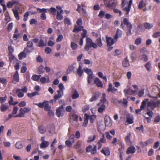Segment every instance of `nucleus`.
I'll use <instances>...</instances> for the list:
<instances>
[{
    "label": "nucleus",
    "mask_w": 160,
    "mask_h": 160,
    "mask_svg": "<svg viewBox=\"0 0 160 160\" xmlns=\"http://www.w3.org/2000/svg\"><path fill=\"white\" fill-rule=\"evenodd\" d=\"M150 89L151 93L148 94L149 97L156 98L160 97V90L157 86H152L151 87Z\"/></svg>",
    "instance_id": "1"
},
{
    "label": "nucleus",
    "mask_w": 160,
    "mask_h": 160,
    "mask_svg": "<svg viewBox=\"0 0 160 160\" xmlns=\"http://www.w3.org/2000/svg\"><path fill=\"white\" fill-rule=\"evenodd\" d=\"M86 44L84 49L86 51H88L90 48L93 47L94 48H97V45L92 42V40L88 38H87L86 40Z\"/></svg>",
    "instance_id": "2"
},
{
    "label": "nucleus",
    "mask_w": 160,
    "mask_h": 160,
    "mask_svg": "<svg viewBox=\"0 0 160 160\" xmlns=\"http://www.w3.org/2000/svg\"><path fill=\"white\" fill-rule=\"evenodd\" d=\"M33 104L41 108L44 107V110L46 111H48L51 108V106L49 105L48 102L46 101H44L41 103H33Z\"/></svg>",
    "instance_id": "3"
},
{
    "label": "nucleus",
    "mask_w": 160,
    "mask_h": 160,
    "mask_svg": "<svg viewBox=\"0 0 160 160\" xmlns=\"http://www.w3.org/2000/svg\"><path fill=\"white\" fill-rule=\"evenodd\" d=\"M31 110V108L28 107H25L23 108H21L19 110V112L15 117H24L25 116V113H28Z\"/></svg>",
    "instance_id": "4"
},
{
    "label": "nucleus",
    "mask_w": 160,
    "mask_h": 160,
    "mask_svg": "<svg viewBox=\"0 0 160 160\" xmlns=\"http://www.w3.org/2000/svg\"><path fill=\"white\" fill-rule=\"evenodd\" d=\"M132 0H130L128 6H126L125 8H123L122 11L126 17L128 16L129 13L131 8L132 4Z\"/></svg>",
    "instance_id": "5"
},
{
    "label": "nucleus",
    "mask_w": 160,
    "mask_h": 160,
    "mask_svg": "<svg viewBox=\"0 0 160 160\" xmlns=\"http://www.w3.org/2000/svg\"><path fill=\"white\" fill-rule=\"evenodd\" d=\"M78 116L75 114H72L70 116V122L73 126H76L78 124Z\"/></svg>",
    "instance_id": "6"
},
{
    "label": "nucleus",
    "mask_w": 160,
    "mask_h": 160,
    "mask_svg": "<svg viewBox=\"0 0 160 160\" xmlns=\"http://www.w3.org/2000/svg\"><path fill=\"white\" fill-rule=\"evenodd\" d=\"M56 8L57 9V19L59 20L62 19L63 16L62 14L63 13V10L61 9L60 6H57Z\"/></svg>",
    "instance_id": "7"
},
{
    "label": "nucleus",
    "mask_w": 160,
    "mask_h": 160,
    "mask_svg": "<svg viewBox=\"0 0 160 160\" xmlns=\"http://www.w3.org/2000/svg\"><path fill=\"white\" fill-rule=\"evenodd\" d=\"M41 140L42 141L40 145L41 148L45 149L49 146V142L45 140V138L44 137H42L41 138Z\"/></svg>",
    "instance_id": "8"
},
{
    "label": "nucleus",
    "mask_w": 160,
    "mask_h": 160,
    "mask_svg": "<svg viewBox=\"0 0 160 160\" xmlns=\"http://www.w3.org/2000/svg\"><path fill=\"white\" fill-rule=\"evenodd\" d=\"M64 104H63L56 109V115L57 117H60L63 116V113L64 112Z\"/></svg>",
    "instance_id": "9"
},
{
    "label": "nucleus",
    "mask_w": 160,
    "mask_h": 160,
    "mask_svg": "<svg viewBox=\"0 0 160 160\" xmlns=\"http://www.w3.org/2000/svg\"><path fill=\"white\" fill-rule=\"evenodd\" d=\"M124 92L126 95V94H130L134 95L137 93V90H134L129 87L125 89L124 90Z\"/></svg>",
    "instance_id": "10"
},
{
    "label": "nucleus",
    "mask_w": 160,
    "mask_h": 160,
    "mask_svg": "<svg viewBox=\"0 0 160 160\" xmlns=\"http://www.w3.org/2000/svg\"><path fill=\"white\" fill-rule=\"evenodd\" d=\"M106 41L107 46H111L117 41L116 39H113L110 37H108L107 36H106Z\"/></svg>",
    "instance_id": "11"
},
{
    "label": "nucleus",
    "mask_w": 160,
    "mask_h": 160,
    "mask_svg": "<svg viewBox=\"0 0 160 160\" xmlns=\"http://www.w3.org/2000/svg\"><path fill=\"white\" fill-rule=\"evenodd\" d=\"M104 122L106 126L111 127L112 125V120L108 115H105L104 118Z\"/></svg>",
    "instance_id": "12"
},
{
    "label": "nucleus",
    "mask_w": 160,
    "mask_h": 160,
    "mask_svg": "<svg viewBox=\"0 0 160 160\" xmlns=\"http://www.w3.org/2000/svg\"><path fill=\"white\" fill-rule=\"evenodd\" d=\"M156 103L152 101H150L148 102L147 104V110H153L156 107Z\"/></svg>",
    "instance_id": "13"
},
{
    "label": "nucleus",
    "mask_w": 160,
    "mask_h": 160,
    "mask_svg": "<svg viewBox=\"0 0 160 160\" xmlns=\"http://www.w3.org/2000/svg\"><path fill=\"white\" fill-rule=\"evenodd\" d=\"M29 51H28L27 48H25L23 51L19 54L18 55L19 59L21 60L24 58H25L27 55V54L29 53Z\"/></svg>",
    "instance_id": "14"
},
{
    "label": "nucleus",
    "mask_w": 160,
    "mask_h": 160,
    "mask_svg": "<svg viewBox=\"0 0 160 160\" xmlns=\"http://www.w3.org/2000/svg\"><path fill=\"white\" fill-rule=\"evenodd\" d=\"M126 118L127 120L125 123L126 125L131 124L133 122V117L132 115L130 114H128Z\"/></svg>",
    "instance_id": "15"
},
{
    "label": "nucleus",
    "mask_w": 160,
    "mask_h": 160,
    "mask_svg": "<svg viewBox=\"0 0 160 160\" xmlns=\"http://www.w3.org/2000/svg\"><path fill=\"white\" fill-rule=\"evenodd\" d=\"M27 47L26 48H27L28 51H29L30 53L32 52L34 49V48L33 47V44L32 41H28L27 42Z\"/></svg>",
    "instance_id": "16"
},
{
    "label": "nucleus",
    "mask_w": 160,
    "mask_h": 160,
    "mask_svg": "<svg viewBox=\"0 0 160 160\" xmlns=\"http://www.w3.org/2000/svg\"><path fill=\"white\" fill-rule=\"evenodd\" d=\"M153 142V140L152 139H150L145 142H142L140 143V146L142 148L147 146L149 145Z\"/></svg>",
    "instance_id": "17"
},
{
    "label": "nucleus",
    "mask_w": 160,
    "mask_h": 160,
    "mask_svg": "<svg viewBox=\"0 0 160 160\" xmlns=\"http://www.w3.org/2000/svg\"><path fill=\"white\" fill-rule=\"evenodd\" d=\"M106 142V139L105 138L104 135L103 134L102 137L100 138V140L98 142V149H100L102 146V143H105Z\"/></svg>",
    "instance_id": "18"
},
{
    "label": "nucleus",
    "mask_w": 160,
    "mask_h": 160,
    "mask_svg": "<svg viewBox=\"0 0 160 160\" xmlns=\"http://www.w3.org/2000/svg\"><path fill=\"white\" fill-rule=\"evenodd\" d=\"M100 93L97 92L94 94L92 98L89 99V102H92L96 100L100 96Z\"/></svg>",
    "instance_id": "19"
},
{
    "label": "nucleus",
    "mask_w": 160,
    "mask_h": 160,
    "mask_svg": "<svg viewBox=\"0 0 160 160\" xmlns=\"http://www.w3.org/2000/svg\"><path fill=\"white\" fill-rule=\"evenodd\" d=\"M117 91V89L112 87L111 83H109L108 84V88L107 89V91L108 92H111L112 93H114Z\"/></svg>",
    "instance_id": "20"
},
{
    "label": "nucleus",
    "mask_w": 160,
    "mask_h": 160,
    "mask_svg": "<svg viewBox=\"0 0 160 160\" xmlns=\"http://www.w3.org/2000/svg\"><path fill=\"white\" fill-rule=\"evenodd\" d=\"M58 94L54 96V98L55 100H57L61 98L63 95V92L60 91V90L57 91Z\"/></svg>",
    "instance_id": "21"
},
{
    "label": "nucleus",
    "mask_w": 160,
    "mask_h": 160,
    "mask_svg": "<svg viewBox=\"0 0 160 160\" xmlns=\"http://www.w3.org/2000/svg\"><path fill=\"white\" fill-rule=\"evenodd\" d=\"M83 72V69H82V66L81 63H79V67L78 69H77V74L79 75V77H81Z\"/></svg>",
    "instance_id": "22"
},
{
    "label": "nucleus",
    "mask_w": 160,
    "mask_h": 160,
    "mask_svg": "<svg viewBox=\"0 0 160 160\" xmlns=\"http://www.w3.org/2000/svg\"><path fill=\"white\" fill-rule=\"evenodd\" d=\"M101 152L106 156H109L110 155V152L108 147L103 148L101 150Z\"/></svg>",
    "instance_id": "23"
},
{
    "label": "nucleus",
    "mask_w": 160,
    "mask_h": 160,
    "mask_svg": "<svg viewBox=\"0 0 160 160\" xmlns=\"http://www.w3.org/2000/svg\"><path fill=\"white\" fill-rule=\"evenodd\" d=\"M82 145V142L81 141H78L74 146V148L75 149H78L79 152H82V149L81 147Z\"/></svg>",
    "instance_id": "24"
},
{
    "label": "nucleus",
    "mask_w": 160,
    "mask_h": 160,
    "mask_svg": "<svg viewBox=\"0 0 160 160\" xmlns=\"http://www.w3.org/2000/svg\"><path fill=\"white\" fill-rule=\"evenodd\" d=\"M136 151V149L134 146H132L129 147L127 149L126 153L127 154L130 153H133Z\"/></svg>",
    "instance_id": "25"
},
{
    "label": "nucleus",
    "mask_w": 160,
    "mask_h": 160,
    "mask_svg": "<svg viewBox=\"0 0 160 160\" xmlns=\"http://www.w3.org/2000/svg\"><path fill=\"white\" fill-rule=\"evenodd\" d=\"M40 81L42 83H48L50 81L49 77L48 76L42 77L41 78Z\"/></svg>",
    "instance_id": "26"
},
{
    "label": "nucleus",
    "mask_w": 160,
    "mask_h": 160,
    "mask_svg": "<svg viewBox=\"0 0 160 160\" xmlns=\"http://www.w3.org/2000/svg\"><path fill=\"white\" fill-rule=\"evenodd\" d=\"M19 81V77L18 72L16 71L13 76V82L14 83H16Z\"/></svg>",
    "instance_id": "27"
},
{
    "label": "nucleus",
    "mask_w": 160,
    "mask_h": 160,
    "mask_svg": "<svg viewBox=\"0 0 160 160\" xmlns=\"http://www.w3.org/2000/svg\"><path fill=\"white\" fill-rule=\"evenodd\" d=\"M122 36V31L118 29H117L115 35L114 36V38L117 40L118 38H120Z\"/></svg>",
    "instance_id": "28"
},
{
    "label": "nucleus",
    "mask_w": 160,
    "mask_h": 160,
    "mask_svg": "<svg viewBox=\"0 0 160 160\" xmlns=\"http://www.w3.org/2000/svg\"><path fill=\"white\" fill-rule=\"evenodd\" d=\"M94 82L98 87L102 88L103 86V84L102 82L98 78H95Z\"/></svg>",
    "instance_id": "29"
},
{
    "label": "nucleus",
    "mask_w": 160,
    "mask_h": 160,
    "mask_svg": "<svg viewBox=\"0 0 160 160\" xmlns=\"http://www.w3.org/2000/svg\"><path fill=\"white\" fill-rule=\"evenodd\" d=\"M79 97V94L78 91L76 90H74V92L72 95V98L73 99H75Z\"/></svg>",
    "instance_id": "30"
},
{
    "label": "nucleus",
    "mask_w": 160,
    "mask_h": 160,
    "mask_svg": "<svg viewBox=\"0 0 160 160\" xmlns=\"http://www.w3.org/2000/svg\"><path fill=\"white\" fill-rule=\"evenodd\" d=\"M88 115L87 114H84V122L82 124L83 126L86 127L87 126L88 123Z\"/></svg>",
    "instance_id": "31"
},
{
    "label": "nucleus",
    "mask_w": 160,
    "mask_h": 160,
    "mask_svg": "<svg viewBox=\"0 0 160 160\" xmlns=\"http://www.w3.org/2000/svg\"><path fill=\"white\" fill-rule=\"evenodd\" d=\"M122 65L124 67H128L130 65L129 61L127 57L122 61Z\"/></svg>",
    "instance_id": "32"
},
{
    "label": "nucleus",
    "mask_w": 160,
    "mask_h": 160,
    "mask_svg": "<svg viewBox=\"0 0 160 160\" xmlns=\"http://www.w3.org/2000/svg\"><path fill=\"white\" fill-rule=\"evenodd\" d=\"M98 105L100 107L98 109V111L100 113L102 112L105 110V105L103 104Z\"/></svg>",
    "instance_id": "33"
},
{
    "label": "nucleus",
    "mask_w": 160,
    "mask_h": 160,
    "mask_svg": "<svg viewBox=\"0 0 160 160\" xmlns=\"http://www.w3.org/2000/svg\"><path fill=\"white\" fill-rule=\"evenodd\" d=\"M83 27L82 26H76L75 28L73 30V32L77 33L79 31H81L83 29Z\"/></svg>",
    "instance_id": "34"
},
{
    "label": "nucleus",
    "mask_w": 160,
    "mask_h": 160,
    "mask_svg": "<svg viewBox=\"0 0 160 160\" xmlns=\"http://www.w3.org/2000/svg\"><path fill=\"white\" fill-rule=\"evenodd\" d=\"M75 68V67L73 65H71L68 66L67 71L66 73L69 74L72 72Z\"/></svg>",
    "instance_id": "35"
},
{
    "label": "nucleus",
    "mask_w": 160,
    "mask_h": 160,
    "mask_svg": "<svg viewBox=\"0 0 160 160\" xmlns=\"http://www.w3.org/2000/svg\"><path fill=\"white\" fill-rule=\"evenodd\" d=\"M39 132L41 134L44 133L46 131V128L43 125H41L38 128Z\"/></svg>",
    "instance_id": "36"
},
{
    "label": "nucleus",
    "mask_w": 160,
    "mask_h": 160,
    "mask_svg": "<svg viewBox=\"0 0 160 160\" xmlns=\"http://www.w3.org/2000/svg\"><path fill=\"white\" fill-rule=\"evenodd\" d=\"M139 58L145 62H146L148 60V58L147 55L145 54H142L140 55L139 56Z\"/></svg>",
    "instance_id": "37"
},
{
    "label": "nucleus",
    "mask_w": 160,
    "mask_h": 160,
    "mask_svg": "<svg viewBox=\"0 0 160 160\" xmlns=\"http://www.w3.org/2000/svg\"><path fill=\"white\" fill-rule=\"evenodd\" d=\"M124 24L126 25L127 28H132V25L131 24L128 22L127 19L125 18L123 20Z\"/></svg>",
    "instance_id": "38"
},
{
    "label": "nucleus",
    "mask_w": 160,
    "mask_h": 160,
    "mask_svg": "<svg viewBox=\"0 0 160 160\" xmlns=\"http://www.w3.org/2000/svg\"><path fill=\"white\" fill-rule=\"evenodd\" d=\"M145 6L146 4L144 2V1L143 0H142L139 3L138 6V8L139 9H141Z\"/></svg>",
    "instance_id": "39"
},
{
    "label": "nucleus",
    "mask_w": 160,
    "mask_h": 160,
    "mask_svg": "<svg viewBox=\"0 0 160 160\" xmlns=\"http://www.w3.org/2000/svg\"><path fill=\"white\" fill-rule=\"evenodd\" d=\"M83 70L88 74V76L92 75V72L91 69L85 68H83Z\"/></svg>",
    "instance_id": "40"
},
{
    "label": "nucleus",
    "mask_w": 160,
    "mask_h": 160,
    "mask_svg": "<svg viewBox=\"0 0 160 160\" xmlns=\"http://www.w3.org/2000/svg\"><path fill=\"white\" fill-rule=\"evenodd\" d=\"M70 47L73 50H76L78 47L77 44L73 42H71Z\"/></svg>",
    "instance_id": "41"
},
{
    "label": "nucleus",
    "mask_w": 160,
    "mask_h": 160,
    "mask_svg": "<svg viewBox=\"0 0 160 160\" xmlns=\"http://www.w3.org/2000/svg\"><path fill=\"white\" fill-rule=\"evenodd\" d=\"M39 94V93L38 92H35L31 93L28 94V96L30 98H32L35 96L38 95Z\"/></svg>",
    "instance_id": "42"
},
{
    "label": "nucleus",
    "mask_w": 160,
    "mask_h": 160,
    "mask_svg": "<svg viewBox=\"0 0 160 160\" xmlns=\"http://www.w3.org/2000/svg\"><path fill=\"white\" fill-rule=\"evenodd\" d=\"M9 107L4 104H2L0 106L1 111L2 112H4L9 108Z\"/></svg>",
    "instance_id": "43"
},
{
    "label": "nucleus",
    "mask_w": 160,
    "mask_h": 160,
    "mask_svg": "<svg viewBox=\"0 0 160 160\" xmlns=\"http://www.w3.org/2000/svg\"><path fill=\"white\" fill-rule=\"evenodd\" d=\"M41 76L40 75H34L32 76L31 78L33 81H38L40 79Z\"/></svg>",
    "instance_id": "44"
},
{
    "label": "nucleus",
    "mask_w": 160,
    "mask_h": 160,
    "mask_svg": "<svg viewBox=\"0 0 160 160\" xmlns=\"http://www.w3.org/2000/svg\"><path fill=\"white\" fill-rule=\"evenodd\" d=\"M55 127L54 126L52 125H51V127L48 128V131L49 133L51 134H52L54 132Z\"/></svg>",
    "instance_id": "45"
},
{
    "label": "nucleus",
    "mask_w": 160,
    "mask_h": 160,
    "mask_svg": "<svg viewBox=\"0 0 160 160\" xmlns=\"http://www.w3.org/2000/svg\"><path fill=\"white\" fill-rule=\"evenodd\" d=\"M96 118V116L92 115L90 116H88V119H89L91 122L92 123Z\"/></svg>",
    "instance_id": "46"
},
{
    "label": "nucleus",
    "mask_w": 160,
    "mask_h": 160,
    "mask_svg": "<svg viewBox=\"0 0 160 160\" xmlns=\"http://www.w3.org/2000/svg\"><path fill=\"white\" fill-rule=\"evenodd\" d=\"M130 133H129L125 137V140L126 142L128 144H129L131 143L130 141Z\"/></svg>",
    "instance_id": "47"
},
{
    "label": "nucleus",
    "mask_w": 160,
    "mask_h": 160,
    "mask_svg": "<svg viewBox=\"0 0 160 160\" xmlns=\"http://www.w3.org/2000/svg\"><path fill=\"white\" fill-rule=\"evenodd\" d=\"M64 22L65 25H71L72 24L70 20L68 18H65L64 20Z\"/></svg>",
    "instance_id": "48"
},
{
    "label": "nucleus",
    "mask_w": 160,
    "mask_h": 160,
    "mask_svg": "<svg viewBox=\"0 0 160 160\" xmlns=\"http://www.w3.org/2000/svg\"><path fill=\"white\" fill-rule=\"evenodd\" d=\"M16 148L18 149H20L23 147V145L21 142H17L15 144Z\"/></svg>",
    "instance_id": "49"
},
{
    "label": "nucleus",
    "mask_w": 160,
    "mask_h": 160,
    "mask_svg": "<svg viewBox=\"0 0 160 160\" xmlns=\"http://www.w3.org/2000/svg\"><path fill=\"white\" fill-rule=\"evenodd\" d=\"M95 138L96 136L95 135L89 136L88 138L87 142H89L93 141L95 139Z\"/></svg>",
    "instance_id": "50"
},
{
    "label": "nucleus",
    "mask_w": 160,
    "mask_h": 160,
    "mask_svg": "<svg viewBox=\"0 0 160 160\" xmlns=\"http://www.w3.org/2000/svg\"><path fill=\"white\" fill-rule=\"evenodd\" d=\"M13 12L14 14V16L16 19L18 20H19V17L18 15V12L17 10H13Z\"/></svg>",
    "instance_id": "51"
},
{
    "label": "nucleus",
    "mask_w": 160,
    "mask_h": 160,
    "mask_svg": "<svg viewBox=\"0 0 160 160\" xmlns=\"http://www.w3.org/2000/svg\"><path fill=\"white\" fill-rule=\"evenodd\" d=\"M144 26L146 29H149L152 27L153 25L148 23H144Z\"/></svg>",
    "instance_id": "52"
},
{
    "label": "nucleus",
    "mask_w": 160,
    "mask_h": 160,
    "mask_svg": "<svg viewBox=\"0 0 160 160\" xmlns=\"http://www.w3.org/2000/svg\"><path fill=\"white\" fill-rule=\"evenodd\" d=\"M28 91V88L26 86H24L22 89L17 88V91H22L23 93L27 92Z\"/></svg>",
    "instance_id": "53"
},
{
    "label": "nucleus",
    "mask_w": 160,
    "mask_h": 160,
    "mask_svg": "<svg viewBox=\"0 0 160 160\" xmlns=\"http://www.w3.org/2000/svg\"><path fill=\"white\" fill-rule=\"evenodd\" d=\"M16 93L17 94V96L19 98H21L24 96V93L22 91H17V89L16 91Z\"/></svg>",
    "instance_id": "54"
},
{
    "label": "nucleus",
    "mask_w": 160,
    "mask_h": 160,
    "mask_svg": "<svg viewBox=\"0 0 160 160\" xmlns=\"http://www.w3.org/2000/svg\"><path fill=\"white\" fill-rule=\"evenodd\" d=\"M96 43L97 45L99 47H101L102 45V42L100 38H98L97 39Z\"/></svg>",
    "instance_id": "55"
},
{
    "label": "nucleus",
    "mask_w": 160,
    "mask_h": 160,
    "mask_svg": "<svg viewBox=\"0 0 160 160\" xmlns=\"http://www.w3.org/2000/svg\"><path fill=\"white\" fill-rule=\"evenodd\" d=\"M93 76L92 75L88 76V82L91 85H92L93 83L92 79Z\"/></svg>",
    "instance_id": "56"
},
{
    "label": "nucleus",
    "mask_w": 160,
    "mask_h": 160,
    "mask_svg": "<svg viewBox=\"0 0 160 160\" xmlns=\"http://www.w3.org/2000/svg\"><path fill=\"white\" fill-rule=\"evenodd\" d=\"M0 82L4 86H6L7 84V81L5 78H0Z\"/></svg>",
    "instance_id": "57"
},
{
    "label": "nucleus",
    "mask_w": 160,
    "mask_h": 160,
    "mask_svg": "<svg viewBox=\"0 0 160 160\" xmlns=\"http://www.w3.org/2000/svg\"><path fill=\"white\" fill-rule=\"evenodd\" d=\"M116 6V3L115 2H112L110 3L108 6V7L109 8H113L115 7Z\"/></svg>",
    "instance_id": "58"
},
{
    "label": "nucleus",
    "mask_w": 160,
    "mask_h": 160,
    "mask_svg": "<svg viewBox=\"0 0 160 160\" xmlns=\"http://www.w3.org/2000/svg\"><path fill=\"white\" fill-rule=\"evenodd\" d=\"M48 9L49 10L48 12H49L51 14L54 15L56 14V9L55 8H51Z\"/></svg>",
    "instance_id": "59"
},
{
    "label": "nucleus",
    "mask_w": 160,
    "mask_h": 160,
    "mask_svg": "<svg viewBox=\"0 0 160 160\" xmlns=\"http://www.w3.org/2000/svg\"><path fill=\"white\" fill-rule=\"evenodd\" d=\"M147 104L145 103L144 102H142L141 105L140 106V108L141 110H144L145 109V108L146 107Z\"/></svg>",
    "instance_id": "60"
},
{
    "label": "nucleus",
    "mask_w": 160,
    "mask_h": 160,
    "mask_svg": "<svg viewBox=\"0 0 160 160\" xmlns=\"http://www.w3.org/2000/svg\"><path fill=\"white\" fill-rule=\"evenodd\" d=\"M160 37V32H154L152 35L153 38H157Z\"/></svg>",
    "instance_id": "61"
},
{
    "label": "nucleus",
    "mask_w": 160,
    "mask_h": 160,
    "mask_svg": "<svg viewBox=\"0 0 160 160\" xmlns=\"http://www.w3.org/2000/svg\"><path fill=\"white\" fill-rule=\"evenodd\" d=\"M13 26V23L11 22L9 24L8 27V31L10 32L12 30Z\"/></svg>",
    "instance_id": "62"
},
{
    "label": "nucleus",
    "mask_w": 160,
    "mask_h": 160,
    "mask_svg": "<svg viewBox=\"0 0 160 160\" xmlns=\"http://www.w3.org/2000/svg\"><path fill=\"white\" fill-rule=\"evenodd\" d=\"M105 12L103 11H101L99 13L98 15V17L101 18H102L104 15H105Z\"/></svg>",
    "instance_id": "63"
},
{
    "label": "nucleus",
    "mask_w": 160,
    "mask_h": 160,
    "mask_svg": "<svg viewBox=\"0 0 160 160\" xmlns=\"http://www.w3.org/2000/svg\"><path fill=\"white\" fill-rule=\"evenodd\" d=\"M38 71L40 74L42 73L44 71V67L42 66H41L38 67Z\"/></svg>",
    "instance_id": "64"
}]
</instances>
